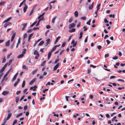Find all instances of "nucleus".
Masks as SVG:
<instances>
[{
	"mask_svg": "<svg viewBox=\"0 0 125 125\" xmlns=\"http://www.w3.org/2000/svg\"><path fill=\"white\" fill-rule=\"evenodd\" d=\"M34 54L35 55H36L35 57V58L36 59H38L39 57V55L38 51L36 50H35L34 52Z\"/></svg>",
	"mask_w": 125,
	"mask_h": 125,
	"instance_id": "1",
	"label": "nucleus"
},
{
	"mask_svg": "<svg viewBox=\"0 0 125 125\" xmlns=\"http://www.w3.org/2000/svg\"><path fill=\"white\" fill-rule=\"evenodd\" d=\"M8 79V77H5L4 78V77H3V79L1 80V84L2 85H3L4 84V81H6Z\"/></svg>",
	"mask_w": 125,
	"mask_h": 125,
	"instance_id": "2",
	"label": "nucleus"
},
{
	"mask_svg": "<svg viewBox=\"0 0 125 125\" xmlns=\"http://www.w3.org/2000/svg\"><path fill=\"white\" fill-rule=\"evenodd\" d=\"M51 42V40L50 39H48L46 40V42L44 45L45 46L48 45Z\"/></svg>",
	"mask_w": 125,
	"mask_h": 125,
	"instance_id": "3",
	"label": "nucleus"
},
{
	"mask_svg": "<svg viewBox=\"0 0 125 125\" xmlns=\"http://www.w3.org/2000/svg\"><path fill=\"white\" fill-rule=\"evenodd\" d=\"M13 70H12L11 69V68L5 74L4 76V78L6 77L8 75L10 72H12Z\"/></svg>",
	"mask_w": 125,
	"mask_h": 125,
	"instance_id": "4",
	"label": "nucleus"
},
{
	"mask_svg": "<svg viewBox=\"0 0 125 125\" xmlns=\"http://www.w3.org/2000/svg\"><path fill=\"white\" fill-rule=\"evenodd\" d=\"M23 5L24 7L23 8V10L24 12H26V10L28 8V6L26 5V3H24Z\"/></svg>",
	"mask_w": 125,
	"mask_h": 125,
	"instance_id": "5",
	"label": "nucleus"
},
{
	"mask_svg": "<svg viewBox=\"0 0 125 125\" xmlns=\"http://www.w3.org/2000/svg\"><path fill=\"white\" fill-rule=\"evenodd\" d=\"M75 24L74 23H72L70 24L69 26V29H70L72 28L73 27L75 26Z\"/></svg>",
	"mask_w": 125,
	"mask_h": 125,
	"instance_id": "6",
	"label": "nucleus"
},
{
	"mask_svg": "<svg viewBox=\"0 0 125 125\" xmlns=\"http://www.w3.org/2000/svg\"><path fill=\"white\" fill-rule=\"evenodd\" d=\"M59 66V63H58L54 67L53 69V71H55L56 70Z\"/></svg>",
	"mask_w": 125,
	"mask_h": 125,
	"instance_id": "7",
	"label": "nucleus"
},
{
	"mask_svg": "<svg viewBox=\"0 0 125 125\" xmlns=\"http://www.w3.org/2000/svg\"><path fill=\"white\" fill-rule=\"evenodd\" d=\"M11 17H9L8 18H7V19L5 20L3 22V23H6V22H8L11 19Z\"/></svg>",
	"mask_w": 125,
	"mask_h": 125,
	"instance_id": "8",
	"label": "nucleus"
},
{
	"mask_svg": "<svg viewBox=\"0 0 125 125\" xmlns=\"http://www.w3.org/2000/svg\"><path fill=\"white\" fill-rule=\"evenodd\" d=\"M61 38L60 36H58L56 39V40L54 42V44H55Z\"/></svg>",
	"mask_w": 125,
	"mask_h": 125,
	"instance_id": "9",
	"label": "nucleus"
},
{
	"mask_svg": "<svg viewBox=\"0 0 125 125\" xmlns=\"http://www.w3.org/2000/svg\"><path fill=\"white\" fill-rule=\"evenodd\" d=\"M11 23L10 22H6V23L4 25V28H6L7 27V26L11 24Z\"/></svg>",
	"mask_w": 125,
	"mask_h": 125,
	"instance_id": "10",
	"label": "nucleus"
},
{
	"mask_svg": "<svg viewBox=\"0 0 125 125\" xmlns=\"http://www.w3.org/2000/svg\"><path fill=\"white\" fill-rule=\"evenodd\" d=\"M36 79H34L32 80L29 83V84L30 85H32L35 81Z\"/></svg>",
	"mask_w": 125,
	"mask_h": 125,
	"instance_id": "11",
	"label": "nucleus"
},
{
	"mask_svg": "<svg viewBox=\"0 0 125 125\" xmlns=\"http://www.w3.org/2000/svg\"><path fill=\"white\" fill-rule=\"evenodd\" d=\"M94 4V2H93L91 5H89V9L90 10H92Z\"/></svg>",
	"mask_w": 125,
	"mask_h": 125,
	"instance_id": "12",
	"label": "nucleus"
},
{
	"mask_svg": "<svg viewBox=\"0 0 125 125\" xmlns=\"http://www.w3.org/2000/svg\"><path fill=\"white\" fill-rule=\"evenodd\" d=\"M9 93V92L8 91H4L3 92L2 94L4 95H6L8 94Z\"/></svg>",
	"mask_w": 125,
	"mask_h": 125,
	"instance_id": "13",
	"label": "nucleus"
},
{
	"mask_svg": "<svg viewBox=\"0 0 125 125\" xmlns=\"http://www.w3.org/2000/svg\"><path fill=\"white\" fill-rule=\"evenodd\" d=\"M20 81V79H17V81L14 84V87H16L17 85L18 84V83Z\"/></svg>",
	"mask_w": 125,
	"mask_h": 125,
	"instance_id": "14",
	"label": "nucleus"
},
{
	"mask_svg": "<svg viewBox=\"0 0 125 125\" xmlns=\"http://www.w3.org/2000/svg\"><path fill=\"white\" fill-rule=\"evenodd\" d=\"M57 18V17L56 16H55L52 19V23L53 24H54V22L55 21Z\"/></svg>",
	"mask_w": 125,
	"mask_h": 125,
	"instance_id": "15",
	"label": "nucleus"
},
{
	"mask_svg": "<svg viewBox=\"0 0 125 125\" xmlns=\"http://www.w3.org/2000/svg\"><path fill=\"white\" fill-rule=\"evenodd\" d=\"M45 14V13L44 12V13H43L42 14L40 15L38 17V19H40V18H41V17H42L41 18H43V19H44V17L43 16Z\"/></svg>",
	"mask_w": 125,
	"mask_h": 125,
	"instance_id": "16",
	"label": "nucleus"
},
{
	"mask_svg": "<svg viewBox=\"0 0 125 125\" xmlns=\"http://www.w3.org/2000/svg\"><path fill=\"white\" fill-rule=\"evenodd\" d=\"M15 33H13L12 35V37L11 39V42H12L14 40V39L15 37Z\"/></svg>",
	"mask_w": 125,
	"mask_h": 125,
	"instance_id": "17",
	"label": "nucleus"
},
{
	"mask_svg": "<svg viewBox=\"0 0 125 125\" xmlns=\"http://www.w3.org/2000/svg\"><path fill=\"white\" fill-rule=\"evenodd\" d=\"M10 44V40L8 41L7 42L5 43V45L6 46H9Z\"/></svg>",
	"mask_w": 125,
	"mask_h": 125,
	"instance_id": "18",
	"label": "nucleus"
},
{
	"mask_svg": "<svg viewBox=\"0 0 125 125\" xmlns=\"http://www.w3.org/2000/svg\"><path fill=\"white\" fill-rule=\"evenodd\" d=\"M11 115V113H9L8 115L7 118V120H9Z\"/></svg>",
	"mask_w": 125,
	"mask_h": 125,
	"instance_id": "19",
	"label": "nucleus"
},
{
	"mask_svg": "<svg viewBox=\"0 0 125 125\" xmlns=\"http://www.w3.org/2000/svg\"><path fill=\"white\" fill-rule=\"evenodd\" d=\"M52 52H51V51L49 52L48 55V59H49L50 58L52 54Z\"/></svg>",
	"mask_w": 125,
	"mask_h": 125,
	"instance_id": "20",
	"label": "nucleus"
},
{
	"mask_svg": "<svg viewBox=\"0 0 125 125\" xmlns=\"http://www.w3.org/2000/svg\"><path fill=\"white\" fill-rule=\"evenodd\" d=\"M78 13L77 11H75L74 12V15L75 17H77L78 16Z\"/></svg>",
	"mask_w": 125,
	"mask_h": 125,
	"instance_id": "21",
	"label": "nucleus"
},
{
	"mask_svg": "<svg viewBox=\"0 0 125 125\" xmlns=\"http://www.w3.org/2000/svg\"><path fill=\"white\" fill-rule=\"evenodd\" d=\"M33 34V33H31V34L29 36L28 39V41L29 42L30 40L31 37L32 36Z\"/></svg>",
	"mask_w": 125,
	"mask_h": 125,
	"instance_id": "22",
	"label": "nucleus"
},
{
	"mask_svg": "<svg viewBox=\"0 0 125 125\" xmlns=\"http://www.w3.org/2000/svg\"><path fill=\"white\" fill-rule=\"evenodd\" d=\"M12 60L11 59L9 61V62H7V64H8V66H9L12 63Z\"/></svg>",
	"mask_w": 125,
	"mask_h": 125,
	"instance_id": "23",
	"label": "nucleus"
},
{
	"mask_svg": "<svg viewBox=\"0 0 125 125\" xmlns=\"http://www.w3.org/2000/svg\"><path fill=\"white\" fill-rule=\"evenodd\" d=\"M39 19V21H38V22H37V23L36 24V26H38L39 25L40 21L41 20H42L43 19V18H40V19Z\"/></svg>",
	"mask_w": 125,
	"mask_h": 125,
	"instance_id": "24",
	"label": "nucleus"
},
{
	"mask_svg": "<svg viewBox=\"0 0 125 125\" xmlns=\"http://www.w3.org/2000/svg\"><path fill=\"white\" fill-rule=\"evenodd\" d=\"M75 29L73 28L70 30H69V31L70 32H72L75 31Z\"/></svg>",
	"mask_w": 125,
	"mask_h": 125,
	"instance_id": "25",
	"label": "nucleus"
},
{
	"mask_svg": "<svg viewBox=\"0 0 125 125\" xmlns=\"http://www.w3.org/2000/svg\"><path fill=\"white\" fill-rule=\"evenodd\" d=\"M5 69L4 68H3V67L0 70V74L1 73H3V71L5 70Z\"/></svg>",
	"mask_w": 125,
	"mask_h": 125,
	"instance_id": "26",
	"label": "nucleus"
},
{
	"mask_svg": "<svg viewBox=\"0 0 125 125\" xmlns=\"http://www.w3.org/2000/svg\"><path fill=\"white\" fill-rule=\"evenodd\" d=\"M22 68L24 69L27 70L28 69V68L26 66L24 65L22 67Z\"/></svg>",
	"mask_w": 125,
	"mask_h": 125,
	"instance_id": "27",
	"label": "nucleus"
},
{
	"mask_svg": "<svg viewBox=\"0 0 125 125\" xmlns=\"http://www.w3.org/2000/svg\"><path fill=\"white\" fill-rule=\"evenodd\" d=\"M24 55V54L22 53L21 54L19 55L17 57L18 58H20L22 57Z\"/></svg>",
	"mask_w": 125,
	"mask_h": 125,
	"instance_id": "28",
	"label": "nucleus"
},
{
	"mask_svg": "<svg viewBox=\"0 0 125 125\" xmlns=\"http://www.w3.org/2000/svg\"><path fill=\"white\" fill-rule=\"evenodd\" d=\"M16 77H17V76H16L14 75V76L13 77V78L11 80V81L12 82H14L15 80V79H16Z\"/></svg>",
	"mask_w": 125,
	"mask_h": 125,
	"instance_id": "29",
	"label": "nucleus"
},
{
	"mask_svg": "<svg viewBox=\"0 0 125 125\" xmlns=\"http://www.w3.org/2000/svg\"><path fill=\"white\" fill-rule=\"evenodd\" d=\"M44 42L43 41H42L41 42L39 43L38 44L39 46H40L42 45L43 44Z\"/></svg>",
	"mask_w": 125,
	"mask_h": 125,
	"instance_id": "30",
	"label": "nucleus"
},
{
	"mask_svg": "<svg viewBox=\"0 0 125 125\" xmlns=\"http://www.w3.org/2000/svg\"><path fill=\"white\" fill-rule=\"evenodd\" d=\"M37 23V21L34 22L31 25V27H32L34 26Z\"/></svg>",
	"mask_w": 125,
	"mask_h": 125,
	"instance_id": "31",
	"label": "nucleus"
},
{
	"mask_svg": "<svg viewBox=\"0 0 125 125\" xmlns=\"http://www.w3.org/2000/svg\"><path fill=\"white\" fill-rule=\"evenodd\" d=\"M22 113H21L19 114H18L16 116V117L17 118H18L20 116H21L22 115Z\"/></svg>",
	"mask_w": 125,
	"mask_h": 125,
	"instance_id": "32",
	"label": "nucleus"
},
{
	"mask_svg": "<svg viewBox=\"0 0 125 125\" xmlns=\"http://www.w3.org/2000/svg\"><path fill=\"white\" fill-rule=\"evenodd\" d=\"M26 51V49L24 48L23 49V51L22 52V53L24 55V54L25 53Z\"/></svg>",
	"mask_w": 125,
	"mask_h": 125,
	"instance_id": "33",
	"label": "nucleus"
},
{
	"mask_svg": "<svg viewBox=\"0 0 125 125\" xmlns=\"http://www.w3.org/2000/svg\"><path fill=\"white\" fill-rule=\"evenodd\" d=\"M57 47H56V46H55L52 49V51H51V52H52L53 51L55 50L56 49Z\"/></svg>",
	"mask_w": 125,
	"mask_h": 125,
	"instance_id": "34",
	"label": "nucleus"
},
{
	"mask_svg": "<svg viewBox=\"0 0 125 125\" xmlns=\"http://www.w3.org/2000/svg\"><path fill=\"white\" fill-rule=\"evenodd\" d=\"M6 61V59L5 58V57L4 56V58H3L2 61V63H4Z\"/></svg>",
	"mask_w": 125,
	"mask_h": 125,
	"instance_id": "35",
	"label": "nucleus"
},
{
	"mask_svg": "<svg viewBox=\"0 0 125 125\" xmlns=\"http://www.w3.org/2000/svg\"><path fill=\"white\" fill-rule=\"evenodd\" d=\"M25 81H23V82L22 84V87H24L25 85Z\"/></svg>",
	"mask_w": 125,
	"mask_h": 125,
	"instance_id": "36",
	"label": "nucleus"
},
{
	"mask_svg": "<svg viewBox=\"0 0 125 125\" xmlns=\"http://www.w3.org/2000/svg\"><path fill=\"white\" fill-rule=\"evenodd\" d=\"M14 44H15V41H14L12 43L10 46V48H11L12 49L13 48V46Z\"/></svg>",
	"mask_w": 125,
	"mask_h": 125,
	"instance_id": "37",
	"label": "nucleus"
},
{
	"mask_svg": "<svg viewBox=\"0 0 125 125\" xmlns=\"http://www.w3.org/2000/svg\"><path fill=\"white\" fill-rule=\"evenodd\" d=\"M19 97H17L16 98V103H17L19 101Z\"/></svg>",
	"mask_w": 125,
	"mask_h": 125,
	"instance_id": "38",
	"label": "nucleus"
},
{
	"mask_svg": "<svg viewBox=\"0 0 125 125\" xmlns=\"http://www.w3.org/2000/svg\"><path fill=\"white\" fill-rule=\"evenodd\" d=\"M6 2L4 1L1 2H0V6L3 5Z\"/></svg>",
	"mask_w": 125,
	"mask_h": 125,
	"instance_id": "39",
	"label": "nucleus"
},
{
	"mask_svg": "<svg viewBox=\"0 0 125 125\" xmlns=\"http://www.w3.org/2000/svg\"><path fill=\"white\" fill-rule=\"evenodd\" d=\"M27 34L26 33H25L24 34V35L23 38V40H24V39L26 38L27 37Z\"/></svg>",
	"mask_w": 125,
	"mask_h": 125,
	"instance_id": "40",
	"label": "nucleus"
},
{
	"mask_svg": "<svg viewBox=\"0 0 125 125\" xmlns=\"http://www.w3.org/2000/svg\"><path fill=\"white\" fill-rule=\"evenodd\" d=\"M91 21V20L90 19L89 21L86 22V24L89 25H90V22Z\"/></svg>",
	"mask_w": 125,
	"mask_h": 125,
	"instance_id": "41",
	"label": "nucleus"
},
{
	"mask_svg": "<svg viewBox=\"0 0 125 125\" xmlns=\"http://www.w3.org/2000/svg\"><path fill=\"white\" fill-rule=\"evenodd\" d=\"M34 8H33L32 10H31V13L30 14V15H31L33 13V11H34Z\"/></svg>",
	"mask_w": 125,
	"mask_h": 125,
	"instance_id": "42",
	"label": "nucleus"
},
{
	"mask_svg": "<svg viewBox=\"0 0 125 125\" xmlns=\"http://www.w3.org/2000/svg\"><path fill=\"white\" fill-rule=\"evenodd\" d=\"M12 54V53H10L8 55L7 57V59H8L9 58V57H10L11 55Z\"/></svg>",
	"mask_w": 125,
	"mask_h": 125,
	"instance_id": "43",
	"label": "nucleus"
},
{
	"mask_svg": "<svg viewBox=\"0 0 125 125\" xmlns=\"http://www.w3.org/2000/svg\"><path fill=\"white\" fill-rule=\"evenodd\" d=\"M53 114H54L53 116H56L57 117H58L59 116V115L58 114H55L54 112H53L52 113Z\"/></svg>",
	"mask_w": 125,
	"mask_h": 125,
	"instance_id": "44",
	"label": "nucleus"
},
{
	"mask_svg": "<svg viewBox=\"0 0 125 125\" xmlns=\"http://www.w3.org/2000/svg\"><path fill=\"white\" fill-rule=\"evenodd\" d=\"M81 19L82 20H85L86 19V17H85V16H84V17H82L81 18Z\"/></svg>",
	"mask_w": 125,
	"mask_h": 125,
	"instance_id": "45",
	"label": "nucleus"
},
{
	"mask_svg": "<svg viewBox=\"0 0 125 125\" xmlns=\"http://www.w3.org/2000/svg\"><path fill=\"white\" fill-rule=\"evenodd\" d=\"M45 61H43L42 63V64L41 65V66H44L45 64Z\"/></svg>",
	"mask_w": 125,
	"mask_h": 125,
	"instance_id": "46",
	"label": "nucleus"
},
{
	"mask_svg": "<svg viewBox=\"0 0 125 125\" xmlns=\"http://www.w3.org/2000/svg\"><path fill=\"white\" fill-rule=\"evenodd\" d=\"M37 69H36L35 70H34V71H32V73L33 74H34L37 71Z\"/></svg>",
	"mask_w": 125,
	"mask_h": 125,
	"instance_id": "47",
	"label": "nucleus"
},
{
	"mask_svg": "<svg viewBox=\"0 0 125 125\" xmlns=\"http://www.w3.org/2000/svg\"><path fill=\"white\" fill-rule=\"evenodd\" d=\"M109 16L110 17H112L113 18H114L115 17V15L114 14H110L109 15Z\"/></svg>",
	"mask_w": 125,
	"mask_h": 125,
	"instance_id": "48",
	"label": "nucleus"
},
{
	"mask_svg": "<svg viewBox=\"0 0 125 125\" xmlns=\"http://www.w3.org/2000/svg\"><path fill=\"white\" fill-rule=\"evenodd\" d=\"M88 36H87V37L85 38V40H84V42H87V39H88Z\"/></svg>",
	"mask_w": 125,
	"mask_h": 125,
	"instance_id": "49",
	"label": "nucleus"
},
{
	"mask_svg": "<svg viewBox=\"0 0 125 125\" xmlns=\"http://www.w3.org/2000/svg\"><path fill=\"white\" fill-rule=\"evenodd\" d=\"M73 20V19L72 18H71L69 20V23H71L72 22V20Z\"/></svg>",
	"mask_w": 125,
	"mask_h": 125,
	"instance_id": "50",
	"label": "nucleus"
},
{
	"mask_svg": "<svg viewBox=\"0 0 125 125\" xmlns=\"http://www.w3.org/2000/svg\"><path fill=\"white\" fill-rule=\"evenodd\" d=\"M27 25V23H24V24H21V25L23 26V27H24L25 28L26 26V25Z\"/></svg>",
	"mask_w": 125,
	"mask_h": 125,
	"instance_id": "51",
	"label": "nucleus"
},
{
	"mask_svg": "<svg viewBox=\"0 0 125 125\" xmlns=\"http://www.w3.org/2000/svg\"><path fill=\"white\" fill-rule=\"evenodd\" d=\"M21 39L20 38H19L18 39V43H17L18 44H20L21 43Z\"/></svg>",
	"mask_w": 125,
	"mask_h": 125,
	"instance_id": "52",
	"label": "nucleus"
},
{
	"mask_svg": "<svg viewBox=\"0 0 125 125\" xmlns=\"http://www.w3.org/2000/svg\"><path fill=\"white\" fill-rule=\"evenodd\" d=\"M97 48L98 49L100 50L102 48V46L100 45H98L97 46Z\"/></svg>",
	"mask_w": 125,
	"mask_h": 125,
	"instance_id": "53",
	"label": "nucleus"
},
{
	"mask_svg": "<svg viewBox=\"0 0 125 125\" xmlns=\"http://www.w3.org/2000/svg\"><path fill=\"white\" fill-rule=\"evenodd\" d=\"M118 59V57L117 56H115L113 58V59L114 60H116Z\"/></svg>",
	"mask_w": 125,
	"mask_h": 125,
	"instance_id": "54",
	"label": "nucleus"
},
{
	"mask_svg": "<svg viewBox=\"0 0 125 125\" xmlns=\"http://www.w3.org/2000/svg\"><path fill=\"white\" fill-rule=\"evenodd\" d=\"M59 61V60L58 59H56L54 62V63H57Z\"/></svg>",
	"mask_w": 125,
	"mask_h": 125,
	"instance_id": "55",
	"label": "nucleus"
},
{
	"mask_svg": "<svg viewBox=\"0 0 125 125\" xmlns=\"http://www.w3.org/2000/svg\"><path fill=\"white\" fill-rule=\"evenodd\" d=\"M83 28L84 29V31H86L87 29V28H86L85 26H84L83 27Z\"/></svg>",
	"mask_w": 125,
	"mask_h": 125,
	"instance_id": "56",
	"label": "nucleus"
},
{
	"mask_svg": "<svg viewBox=\"0 0 125 125\" xmlns=\"http://www.w3.org/2000/svg\"><path fill=\"white\" fill-rule=\"evenodd\" d=\"M116 118V116H114L113 117V118L112 119V121H114L115 120V119Z\"/></svg>",
	"mask_w": 125,
	"mask_h": 125,
	"instance_id": "57",
	"label": "nucleus"
},
{
	"mask_svg": "<svg viewBox=\"0 0 125 125\" xmlns=\"http://www.w3.org/2000/svg\"><path fill=\"white\" fill-rule=\"evenodd\" d=\"M33 91H35V89L36 88H37V87H36V86H34L33 87Z\"/></svg>",
	"mask_w": 125,
	"mask_h": 125,
	"instance_id": "58",
	"label": "nucleus"
},
{
	"mask_svg": "<svg viewBox=\"0 0 125 125\" xmlns=\"http://www.w3.org/2000/svg\"><path fill=\"white\" fill-rule=\"evenodd\" d=\"M104 22L105 23H108V21L106 19H104Z\"/></svg>",
	"mask_w": 125,
	"mask_h": 125,
	"instance_id": "59",
	"label": "nucleus"
},
{
	"mask_svg": "<svg viewBox=\"0 0 125 125\" xmlns=\"http://www.w3.org/2000/svg\"><path fill=\"white\" fill-rule=\"evenodd\" d=\"M17 120H14L13 123V125H15V124H16L17 123Z\"/></svg>",
	"mask_w": 125,
	"mask_h": 125,
	"instance_id": "60",
	"label": "nucleus"
},
{
	"mask_svg": "<svg viewBox=\"0 0 125 125\" xmlns=\"http://www.w3.org/2000/svg\"><path fill=\"white\" fill-rule=\"evenodd\" d=\"M39 29V28L38 27H35L34 28H33V30H38V29Z\"/></svg>",
	"mask_w": 125,
	"mask_h": 125,
	"instance_id": "61",
	"label": "nucleus"
},
{
	"mask_svg": "<svg viewBox=\"0 0 125 125\" xmlns=\"http://www.w3.org/2000/svg\"><path fill=\"white\" fill-rule=\"evenodd\" d=\"M81 25V23L80 22H79L78 24L77 25V27L78 28Z\"/></svg>",
	"mask_w": 125,
	"mask_h": 125,
	"instance_id": "62",
	"label": "nucleus"
},
{
	"mask_svg": "<svg viewBox=\"0 0 125 125\" xmlns=\"http://www.w3.org/2000/svg\"><path fill=\"white\" fill-rule=\"evenodd\" d=\"M109 56V53H107V54H105V58L106 57H108Z\"/></svg>",
	"mask_w": 125,
	"mask_h": 125,
	"instance_id": "63",
	"label": "nucleus"
},
{
	"mask_svg": "<svg viewBox=\"0 0 125 125\" xmlns=\"http://www.w3.org/2000/svg\"><path fill=\"white\" fill-rule=\"evenodd\" d=\"M8 65V64H7V63H6L5 64V65L3 67V68H4L5 69V68H6V67Z\"/></svg>",
	"mask_w": 125,
	"mask_h": 125,
	"instance_id": "64",
	"label": "nucleus"
}]
</instances>
